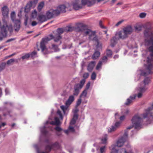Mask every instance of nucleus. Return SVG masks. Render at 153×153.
I'll use <instances>...</instances> for the list:
<instances>
[{
  "label": "nucleus",
  "instance_id": "obj_34",
  "mask_svg": "<svg viewBox=\"0 0 153 153\" xmlns=\"http://www.w3.org/2000/svg\"><path fill=\"white\" fill-rule=\"evenodd\" d=\"M116 129L114 126H112L108 129V132H111L114 131Z\"/></svg>",
  "mask_w": 153,
  "mask_h": 153
},
{
  "label": "nucleus",
  "instance_id": "obj_5",
  "mask_svg": "<svg viewBox=\"0 0 153 153\" xmlns=\"http://www.w3.org/2000/svg\"><path fill=\"white\" fill-rule=\"evenodd\" d=\"M78 26L79 27H81L83 29L82 30H82L84 35H89V38L90 40L95 41L97 42V48L101 46L102 44L99 42L97 36L95 35V32H93L89 29H84V25L81 23L79 24Z\"/></svg>",
  "mask_w": 153,
  "mask_h": 153
},
{
  "label": "nucleus",
  "instance_id": "obj_16",
  "mask_svg": "<svg viewBox=\"0 0 153 153\" xmlns=\"http://www.w3.org/2000/svg\"><path fill=\"white\" fill-rule=\"evenodd\" d=\"M37 0H34L33 1H31L29 2L27 4L26 6L25 7V11L26 12H28L29 11L31 8V7L32 4L33 3H35L36 4L37 2Z\"/></svg>",
  "mask_w": 153,
  "mask_h": 153
},
{
  "label": "nucleus",
  "instance_id": "obj_26",
  "mask_svg": "<svg viewBox=\"0 0 153 153\" xmlns=\"http://www.w3.org/2000/svg\"><path fill=\"white\" fill-rule=\"evenodd\" d=\"M78 115L76 113H75L73 119L70 122V125H74L76 123V120L77 119Z\"/></svg>",
  "mask_w": 153,
  "mask_h": 153
},
{
  "label": "nucleus",
  "instance_id": "obj_47",
  "mask_svg": "<svg viewBox=\"0 0 153 153\" xmlns=\"http://www.w3.org/2000/svg\"><path fill=\"white\" fill-rule=\"evenodd\" d=\"M107 57L106 56H105L102 58V61H101L102 62V63L106 62L107 61Z\"/></svg>",
  "mask_w": 153,
  "mask_h": 153
},
{
  "label": "nucleus",
  "instance_id": "obj_58",
  "mask_svg": "<svg viewBox=\"0 0 153 153\" xmlns=\"http://www.w3.org/2000/svg\"><path fill=\"white\" fill-rule=\"evenodd\" d=\"M125 119V117L123 115L121 117H120V119L121 121Z\"/></svg>",
  "mask_w": 153,
  "mask_h": 153
},
{
  "label": "nucleus",
  "instance_id": "obj_23",
  "mask_svg": "<svg viewBox=\"0 0 153 153\" xmlns=\"http://www.w3.org/2000/svg\"><path fill=\"white\" fill-rule=\"evenodd\" d=\"M136 97V94L133 95V96H130L129 98H128L127 99L126 102L125 103V105H129L132 102V100H133L135 99Z\"/></svg>",
  "mask_w": 153,
  "mask_h": 153
},
{
  "label": "nucleus",
  "instance_id": "obj_60",
  "mask_svg": "<svg viewBox=\"0 0 153 153\" xmlns=\"http://www.w3.org/2000/svg\"><path fill=\"white\" fill-rule=\"evenodd\" d=\"M115 116L116 119H118L119 118V115L118 113H116L115 114Z\"/></svg>",
  "mask_w": 153,
  "mask_h": 153
},
{
  "label": "nucleus",
  "instance_id": "obj_40",
  "mask_svg": "<svg viewBox=\"0 0 153 153\" xmlns=\"http://www.w3.org/2000/svg\"><path fill=\"white\" fill-rule=\"evenodd\" d=\"M121 123V122H116L115 123L114 126L115 127V128H116V129H117V128H119L120 126Z\"/></svg>",
  "mask_w": 153,
  "mask_h": 153
},
{
  "label": "nucleus",
  "instance_id": "obj_43",
  "mask_svg": "<svg viewBox=\"0 0 153 153\" xmlns=\"http://www.w3.org/2000/svg\"><path fill=\"white\" fill-rule=\"evenodd\" d=\"M6 63H2L0 65V71L3 69L5 66Z\"/></svg>",
  "mask_w": 153,
  "mask_h": 153
},
{
  "label": "nucleus",
  "instance_id": "obj_38",
  "mask_svg": "<svg viewBox=\"0 0 153 153\" xmlns=\"http://www.w3.org/2000/svg\"><path fill=\"white\" fill-rule=\"evenodd\" d=\"M102 65V62L100 61L96 66V69L97 70H99L101 68Z\"/></svg>",
  "mask_w": 153,
  "mask_h": 153
},
{
  "label": "nucleus",
  "instance_id": "obj_27",
  "mask_svg": "<svg viewBox=\"0 0 153 153\" xmlns=\"http://www.w3.org/2000/svg\"><path fill=\"white\" fill-rule=\"evenodd\" d=\"M80 89L75 85L74 86L73 95H78L79 92V90Z\"/></svg>",
  "mask_w": 153,
  "mask_h": 153
},
{
  "label": "nucleus",
  "instance_id": "obj_3",
  "mask_svg": "<svg viewBox=\"0 0 153 153\" xmlns=\"http://www.w3.org/2000/svg\"><path fill=\"white\" fill-rule=\"evenodd\" d=\"M150 108H147L145 110L144 112L140 115L136 114L132 118L131 121L133 125L127 128V129H130L134 127L135 129H139L141 127V123L143 119L149 117L150 116L153 117V113L150 111Z\"/></svg>",
  "mask_w": 153,
  "mask_h": 153
},
{
  "label": "nucleus",
  "instance_id": "obj_35",
  "mask_svg": "<svg viewBox=\"0 0 153 153\" xmlns=\"http://www.w3.org/2000/svg\"><path fill=\"white\" fill-rule=\"evenodd\" d=\"M55 129L57 131L56 134L58 136H60L61 134H60L59 132L62 130V129L59 127H56L55 128Z\"/></svg>",
  "mask_w": 153,
  "mask_h": 153
},
{
  "label": "nucleus",
  "instance_id": "obj_33",
  "mask_svg": "<svg viewBox=\"0 0 153 153\" xmlns=\"http://www.w3.org/2000/svg\"><path fill=\"white\" fill-rule=\"evenodd\" d=\"M100 55V53L98 51H96L93 54L92 58L93 59H97Z\"/></svg>",
  "mask_w": 153,
  "mask_h": 153
},
{
  "label": "nucleus",
  "instance_id": "obj_29",
  "mask_svg": "<svg viewBox=\"0 0 153 153\" xmlns=\"http://www.w3.org/2000/svg\"><path fill=\"white\" fill-rule=\"evenodd\" d=\"M74 128L71 126H69L68 130L64 131L65 133L67 134H68L70 132H74Z\"/></svg>",
  "mask_w": 153,
  "mask_h": 153
},
{
  "label": "nucleus",
  "instance_id": "obj_62",
  "mask_svg": "<svg viewBox=\"0 0 153 153\" xmlns=\"http://www.w3.org/2000/svg\"><path fill=\"white\" fill-rule=\"evenodd\" d=\"M99 25L100 26L102 27V28H103V26H102V22L100 21L99 22Z\"/></svg>",
  "mask_w": 153,
  "mask_h": 153
},
{
  "label": "nucleus",
  "instance_id": "obj_18",
  "mask_svg": "<svg viewBox=\"0 0 153 153\" xmlns=\"http://www.w3.org/2000/svg\"><path fill=\"white\" fill-rule=\"evenodd\" d=\"M70 106L68 105H62L60 106V108L63 111L64 114H66L68 113L69 110V107Z\"/></svg>",
  "mask_w": 153,
  "mask_h": 153
},
{
  "label": "nucleus",
  "instance_id": "obj_25",
  "mask_svg": "<svg viewBox=\"0 0 153 153\" xmlns=\"http://www.w3.org/2000/svg\"><path fill=\"white\" fill-rule=\"evenodd\" d=\"M108 139V135L107 134L104 135L101 138V141L102 144H106L107 141Z\"/></svg>",
  "mask_w": 153,
  "mask_h": 153
},
{
  "label": "nucleus",
  "instance_id": "obj_13",
  "mask_svg": "<svg viewBox=\"0 0 153 153\" xmlns=\"http://www.w3.org/2000/svg\"><path fill=\"white\" fill-rule=\"evenodd\" d=\"M2 13L3 16L2 19H6L8 21V15L9 13V9L6 6H4L1 9Z\"/></svg>",
  "mask_w": 153,
  "mask_h": 153
},
{
  "label": "nucleus",
  "instance_id": "obj_53",
  "mask_svg": "<svg viewBox=\"0 0 153 153\" xmlns=\"http://www.w3.org/2000/svg\"><path fill=\"white\" fill-rule=\"evenodd\" d=\"M81 98H82L80 97V98L78 100L76 103L77 106L81 104L82 101Z\"/></svg>",
  "mask_w": 153,
  "mask_h": 153
},
{
  "label": "nucleus",
  "instance_id": "obj_44",
  "mask_svg": "<svg viewBox=\"0 0 153 153\" xmlns=\"http://www.w3.org/2000/svg\"><path fill=\"white\" fill-rule=\"evenodd\" d=\"M52 48L55 51H57L59 50L58 48V47L56 45L53 44L52 45Z\"/></svg>",
  "mask_w": 153,
  "mask_h": 153
},
{
  "label": "nucleus",
  "instance_id": "obj_57",
  "mask_svg": "<svg viewBox=\"0 0 153 153\" xmlns=\"http://www.w3.org/2000/svg\"><path fill=\"white\" fill-rule=\"evenodd\" d=\"M105 33L106 34V38L105 39L106 40H107L108 39V34H107V31L105 30L104 31Z\"/></svg>",
  "mask_w": 153,
  "mask_h": 153
},
{
  "label": "nucleus",
  "instance_id": "obj_28",
  "mask_svg": "<svg viewBox=\"0 0 153 153\" xmlns=\"http://www.w3.org/2000/svg\"><path fill=\"white\" fill-rule=\"evenodd\" d=\"M44 6V3L43 2H41L39 3L37 7V10L39 12L41 11Z\"/></svg>",
  "mask_w": 153,
  "mask_h": 153
},
{
  "label": "nucleus",
  "instance_id": "obj_10",
  "mask_svg": "<svg viewBox=\"0 0 153 153\" xmlns=\"http://www.w3.org/2000/svg\"><path fill=\"white\" fill-rule=\"evenodd\" d=\"M150 81L149 78H146L144 79L143 82H141L139 85L140 86V91L141 92H144L147 89L146 85L149 83Z\"/></svg>",
  "mask_w": 153,
  "mask_h": 153
},
{
  "label": "nucleus",
  "instance_id": "obj_36",
  "mask_svg": "<svg viewBox=\"0 0 153 153\" xmlns=\"http://www.w3.org/2000/svg\"><path fill=\"white\" fill-rule=\"evenodd\" d=\"M63 29L62 28H58L56 31L57 33L56 34H60L61 36V34L63 33L64 32Z\"/></svg>",
  "mask_w": 153,
  "mask_h": 153
},
{
  "label": "nucleus",
  "instance_id": "obj_14",
  "mask_svg": "<svg viewBox=\"0 0 153 153\" xmlns=\"http://www.w3.org/2000/svg\"><path fill=\"white\" fill-rule=\"evenodd\" d=\"M60 147L59 144L58 142H56L51 145H48L46 146V149L47 150L50 151L51 149H56L59 148Z\"/></svg>",
  "mask_w": 153,
  "mask_h": 153
},
{
  "label": "nucleus",
  "instance_id": "obj_49",
  "mask_svg": "<svg viewBox=\"0 0 153 153\" xmlns=\"http://www.w3.org/2000/svg\"><path fill=\"white\" fill-rule=\"evenodd\" d=\"M96 77V74L94 72H93L91 75V79L94 80Z\"/></svg>",
  "mask_w": 153,
  "mask_h": 153
},
{
  "label": "nucleus",
  "instance_id": "obj_59",
  "mask_svg": "<svg viewBox=\"0 0 153 153\" xmlns=\"http://www.w3.org/2000/svg\"><path fill=\"white\" fill-rule=\"evenodd\" d=\"M27 20L28 18H27L25 19V22H24L25 25V26H27Z\"/></svg>",
  "mask_w": 153,
  "mask_h": 153
},
{
  "label": "nucleus",
  "instance_id": "obj_51",
  "mask_svg": "<svg viewBox=\"0 0 153 153\" xmlns=\"http://www.w3.org/2000/svg\"><path fill=\"white\" fill-rule=\"evenodd\" d=\"M36 52L34 51L31 53L30 56L32 58H34L36 57Z\"/></svg>",
  "mask_w": 153,
  "mask_h": 153
},
{
  "label": "nucleus",
  "instance_id": "obj_63",
  "mask_svg": "<svg viewBox=\"0 0 153 153\" xmlns=\"http://www.w3.org/2000/svg\"><path fill=\"white\" fill-rule=\"evenodd\" d=\"M117 0H112L111 1V4H114L116 1Z\"/></svg>",
  "mask_w": 153,
  "mask_h": 153
},
{
  "label": "nucleus",
  "instance_id": "obj_55",
  "mask_svg": "<svg viewBox=\"0 0 153 153\" xmlns=\"http://www.w3.org/2000/svg\"><path fill=\"white\" fill-rule=\"evenodd\" d=\"M37 24V22L35 21L32 22L31 23V25L32 26H34L36 25Z\"/></svg>",
  "mask_w": 153,
  "mask_h": 153
},
{
  "label": "nucleus",
  "instance_id": "obj_32",
  "mask_svg": "<svg viewBox=\"0 0 153 153\" xmlns=\"http://www.w3.org/2000/svg\"><path fill=\"white\" fill-rule=\"evenodd\" d=\"M87 90H85L84 91H83L82 94L80 95V97L82 98H85V97H86L87 95Z\"/></svg>",
  "mask_w": 153,
  "mask_h": 153
},
{
  "label": "nucleus",
  "instance_id": "obj_39",
  "mask_svg": "<svg viewBox=\"0 0 153 153\" xmlns=\"http://www.w3.org/2000/svg\"><path fill=\"white\" fill-rule=\"evenodd\" d=\"M57 115L59 116L60 119L61 120H62L63 117L61 111L59 110H58L57 111Z\"/></svg>",
  "mask_w": 153,
  "mask_h": 153
},
{
  "label": "nucleus",
  "instance_id": "obj_56",
  "mask_svg": "<svg viewBox=\"0 0 153 153\" xmlns=\"http://www.w3.org/2000/svg\"><path fill=\"white\" fill-rule=\"evenodd\" d=\"M90 85V82L88 83L86 85V89L85 90H87L89 88Z\"/></svg>",
  "mask_w": 153,
  "mask_h": 153
},
{
  "label": "nucleus",
  "instance_id": "obj_1",
  "mask_svg": "<svg viewBox=\"0 0 153 153\" xmlns=\"http://www.w3.org/2000/svg\"><path fill=\"white\" fill-rule=\"evenodd\" d=\"M134 27L136 31H141L143 27L146 28L144 33L145 36L144 45L145 46H150L149 50L150 52L152 58H153V35L150 30V28H147L146 25L140 24H136Z\"/></svg>",
  "mask_w": 153,
  "mask_h": 153
},
{
  "label": "nucleus",
  "instance_id": "obj_52",
  "mask_svg": "<svg viewBox=\"0 0 153 153\" xmlns=\"http://www.w3.org/2000/svg\"><path fill=\"white\" fill-rule=\"evenodd\" d=\"M123 20H122L119 21L116 24L115 26L116 27H118L123 22Z\"/></svg>",
  "mask_w": 153,
  "mask_h": 153
},
{
  "label": "nucleus",
  "instance_id": "obj_11",
  "mask_svg": "<svg viewBox=\"0 0 153 153\" xmlns=\"http://www.w3.org/2000/svg\"><path fill=\"white\" fill-rule=\"evenodd\" d=\"M59 12L56 10H54L51 9L48 10L46 13V15L47 18L48 19H50L51 18L55 16H58Z\"/></svg>",
  "mask_w": 153,
  "mask_h": 153
},
{
  "label": "nucleus",
  "instance_id": "obj_42",
  "mask_svg": "<svg viewBox=\"0 0 153 153\" xmlns=\"http://www.w3.org/2000/svg\"><path fill=\"white\" fill-rule=\"evenodd\" d=\"M146 13H142L140 14L139 16L141 18H143L146 17Z\"/></svg>",
  "mask_w": 153,
  "mask_h": 153
},
{
  "label": "nucleus",
  "instance_id": "obj_6",
  "mask_svg": "<svg viewBox=\"0 0 153 153\" xmlns=\"http://www.w3.org/2000/svg\"><path fill=\"white\" fill-rule=\"evenodd\" d=\"M153 60L151 59L149 57L147 58V64L144 65L146 68L145 70H140L139 72L140 74L143 76L153 73Z\"/></svg>",
  "mask_w": 153,
  "mask_h": 153
},
{
  "label": "nucleus",
  "instance_id": "obj_21",
  "mask_svg": "<svg viewBox=\"0 0 153 153\" xmlns=\"http://www.w3.org/2000/svg\"><path fill=\"white\" fill-rule=\"evenodd\" d=\"M118 34L119 38L122 39H125L128 36V35L126 34L123 30V31H120L119 32Z\"/></svg>",
  "mask_w": 153,
  "mask_h": 153
},
{
  "label": "nucleus",
  "instance_id": "obj_2",
  "mask_svg": "<svg viewBox=\"0 0 153 153\" xmlns=\"http://www.w3.org/2000/svg\"><path fill=\"white\" fill-rule=\"evenodd\" d=\"M128 135V133L125 132L123 136L120 138L117 141L115 145H113L109 147L111 150V153H131V149L129 145H128L126 147V149H119L117 150V147H120L123 146L126 142Z\"/></svg>",
  "mask_w": 153,
  "mask_h": 153
},
{
  "label": "nucleus",
  "instance_id": "obj_31",
  "mask_svg": "<svg viewBox=\"0 0 153 153\" xmlns=\"http://www.w3.org/2000/svg\"><path fill=\"white\" fill-rule=\"evenodd\" d=\"M37 12L36 10H34L32 12L31 14V17L33 19H35L37 17Z\"/></svg>",
  "mask_w": 153,
  "mask_h": 153
},
{
  "label": "nucleus",
  "instance_id": "obj_30",
  "mask_svg": "<svg viewBox=\"0 0 153 153\" xmlns=\"http://www.w3.org/2000/svg\"><path fill=\"white\" fill-rule=\"evenodd\" d=\"M85 82V79H83L81 81L80 84H77L76 85L79 87V88L81 89L83 86Z\"/></svg>",
  "mask_w": 153,
  "mask_h": 153
},
{
  "label": "nucleus",
  "instance_id": "obj_19",
  "mask_svg": "<svg viewBox=\"0 0 153 153\" xmlns=\"http://www.w3.org/2000/svg\"><path fill=\"white\" fill-rule=\"evenodd\" d=\"M74 100V96L73 95H71L69 96L68 100L66 101L65 104L66 105L70 106Z\"/></svg>",
  "mask_w": 153,
  "mask_h": 153
},
{
  "label": "nucleus",
  "instance_id": "obj_8",
  "mask_svg": "<svg viewBox=\"0 0 153 153\" xmlns=\"http://www.w3.org/2000/svg\"><path fill=\"white\" fill-rule=\"evenodd\" d=\"M71 6V4L69 3H67L65 4H61L58 6L55 10L59 12V15L61 13H65L68 10H70Z\"/></svg>",
  "mask_w": 153,
  "mask_h": 153
},
{
  "label": "nucleus",
  "instance_id": "obj_9",
  "mask_svg": "<svg viewBox=\"0 0 153 153\" xmlns=\"http://www.w3.org/2000/svg\"><path fill=\"white\" fill-rule=\"evenodd\" d=\"M10 16L12 20L14 23V27H15V30L18 31L20 27V22L19 20H15L16 14L15 12H12L10 15Z\"/></svg>",
  "mask_w": 153,
  "mask_h": 153
},
{
  "label": "nucleus",
  "instance_id": "obj_64",
  "mask_svg": "<svg viewBox=\"0 0 153 153\" xmlns=\"http://www.w3.org/2000/svg\"><path fill=\"white\" fill-rule=\"evenodd\" d=\"M37 153H48L47 152H40L39 150H37Z\"/></svg>",
  "mask_w": 153,
  "mask_h": 153
},
{
  "label": "nucleus",
  "instance_id": "obj_24",
  "mask_svg": "<svg viewBox=\"0 0 153 153\" xmlns=\"http://www.w3.org/2000/svg\"><path fill=\"white\" fill-rule=\"evenodd\" d=\"M95 64V62L92 61L88 65V70L89 71H91L94 67Z\"/></svg>",
  "mask_w": 153,
  "mask_h": 153
},
{
  "label": "nucleus",
  "instance_id": "obj_45",
  "mask_svg": "<svg viewBox=\"0 0 153 153\" xmlns=\"http://www.w3.org/2000/svg\"><path fill=\"white\" fill-rule=\"evenodd\" d=\"M30 56V55L29 53H27L22 56V58L23 59H27Z\"/></svg>",
  "mask_w": 153,
  "mask_h": 153
},
{
  "label": "nucleus",
  "instance_id": "obj_48",
  "mask_svg": "<svg viewBox=\"0 0 153 153\" xmlns=\"http://www.w3.org/2000/svg\"><path fill=\"white\" fill-rule=\"evenodd\" d=\"M14 61L13 59H11L8 60L7 62V64L8 65H10L12 64Z\"/></svg>",
  "mask_w": 153,
  "mask_h": 153
},
{
  "label": "nucleus",
  "instance_id": "obj_46",
  "mask_svg": "<svg viewBox=\"0 0 153 153\" xmlns=\"http://www.w3.org/2000/svg\"><path fill=\"white\" fill-rule=\"evenodd\" d=\"M73 28L71 26H68L66 27L65 30L67 31H70L73 30Z\"/></svg>",
  "mask_w": 153,
  "mask_h": 153
},
{
  "label": "nucleus",
  "instance_id": "obj_50",
  "mask_svg": "<svg viewBox=\"0 0 153 153\" xmlns=\"http://www.w3.org/2000/svg\"><path fill=\"white\" fill-rule=\"evenodd\" d=\"M105 146H103L100 148V151L101 153H103L105 152Z\"/></svg>",
  "mask_w": 153,
  "mask_h": 153
},
{
  "label": "nucleus",
  "instance_id": "obj_4",
  "mask_svg": "<svg viewBox=\"0 0 153 153\" xmlns=\"http://www.w3.org/2000/svg\"><path fill=\"white\" fill-rule=\"evenodd\" d=\"M53 39L55 42H59V45L62 42L61 40L62 39V37L60 35V34H56L54 36L50 34L48 37L43 38L40 43V47L42 50V52L44 54H46L48 53L47 51V49L45 46L46 44L49 41Z\"/></svg>",
  "mask_w": 153,
  "mask_h": 153
},
{
  "label": "nucleus",
  "instance_id": "obj_20",
  "mask_svg": "<svg viewBox=\"0 0 153 153\" xmlns=\"http://www.w3.org/2000/svg\"><path fill=\"white\" fill-rule=\"evenodd\" d=\"M74 4H75L76 7H78V6L79 5V4H81V2L79 0H75L73 2L72 5L74 9L76 10H78L82 8H79L78 9H76L75 7L74 6Z\"/></svg>",
  "mask_w": 153,
  "mask_h": 153
},
{
  "label": "nucleus",
  "instance_id": "obj_17",
  "mask_svg": "<svg viewBox=\"0 0 153 153\" xmlns=\"http://www.w3.org/2000/svg\"><path fill=\"white\" fill-rule=\"evenodd\" d=\"M48 19L45 15L41 14L39 15L37 19L40 22L42 23L46 21Z\"/></svg>",
  "mask_w": 153,
  "mask_h": 153
},
{
  "label": "nucleus",
  "instance_id": "obj_41",
  "mask_svg": "<svg viewBox=\"0 0 153 153\" xmlns=\"http://www.w3.org/2000/svg\"><path fill=\"white\" fill-rule=\"evenodd\" d=\"M139 87H140V86H138V87L137 88L138 90L140 92L138 94H137V97L138 98H140L142 97V93L143 92H141L140 91Z\"/></svg>",
  "mask_w": 153,
  "mask_h": 153
},
{
  "label": "nucleus",
  "instance_id": "obj_22",
  "mask_svg": "<svg viewBox=\"0 0 153 153\" xmlns=\"http://www.w3.org/2000/svg\"><path fill=\"white\" fill-rule=\"evenodd\" d=\"M118 40V39L115 36L113 37L111 40L110 45L111 47H113L116 44Z\"/></svg>",
  "mask_w": 153,
  "mask_h": 153
},
{
  "label": "nucleus",
  "instance_id": "obj_37",
  "mask_svg": "<svg viewBox=\"0 0 153 153\" xmlns=\"http://www.w3.org/2000/svg\"><path fill=\"white\" fill-rule=\"evenodd\" d=\"M106 55L108 57H111L112 55V51L109 49L107 50L106 52Z\"/></svg>",
  "mask_w": 153,
  "mask_h": 153
},
{
  "label": "nucleus",
  "instance_id": "obj_7",
  "mask_svg": "<svg viewBox=\"0 0 153 153\" xmlns=\"http://www.w3.org/2000/svg\"><path fill=\"white\" fill-rule=\"evenodd\" d=\"M54 120L55 121H52L50 122L49 120H48L46 122L44 126L42 128H40L41 132L42 134L45 135L47 133V132L45 130V128L48 127L47 125L49 124L51 125L58 126L61 124V123L57 117H55L54 118ZM48 127H49V126H48ZM49 127H50L49 126Z\"/></svg>",
  "mask_w": 153,
  "mask_h": 153
},
{
  "label": "nucleus",
  "instance_id": "obj_54",
  "mask_svg": "<svg viewBox=\"0 0 153 153\" xmlns=\"http://www.w3.org/2000/svg\"><path fill=\"white\" fill-rule=\"evenodd\" d=\"M89 76V74L88 73H85L83 75V77L85 79L87 78Z\"/></svg>",
  "mask_w": 153,
  "mask_h": 153
},
{
  "label": "nucleus",
  "instance_id": "obj_15",
  "mask_svg": "<svg viewBox=\"0 0 153 153\" xmlns=\"http://www.w3.org/2000/svg\"><path fill=\"white\" fill-rule=\"evenodd\" d=\"M123 30L124 31L126 34L128 35L133 32V29L131 26L128 25L124 27L123 29Z\"/></svg>",
  "mask_w": 153,
  "mask_h": 153
},
{
  "label": "nucleus",
  "instance_id": "obj_61",
  "mask_svg": "<svg viewBox=\"0 0 153 153\" xmlns=\"http://www.w3.org/2000/svg\"><path fill=\"white\" fill-rule=\"evenodd\" d=\"M5 91L6 95L8 94L9 93V90L7 88H6L5 90Z\"/></svg>",
  "mask_w": 153,
  "mask_h": 153
},
{
  "label": "nucleus",
  "instance_id": "obj_12",
  "mask_svg": "<svg viewBox=\"0 0 153 153\" xmlns=\"http://www.w3.org/2000/svg\"><path fill=\"white\" fill-rule=\"evenodd\" d=\"M95 0H92V1H90L89 0H81V4L78 7H76L75 4H74L75 7L77 9L79 8H82L83 6L88 5V6H90L94 3Z\"/></svg>",
  "mask_w": 153,
  "mask_h": 153
}]
</instances>
